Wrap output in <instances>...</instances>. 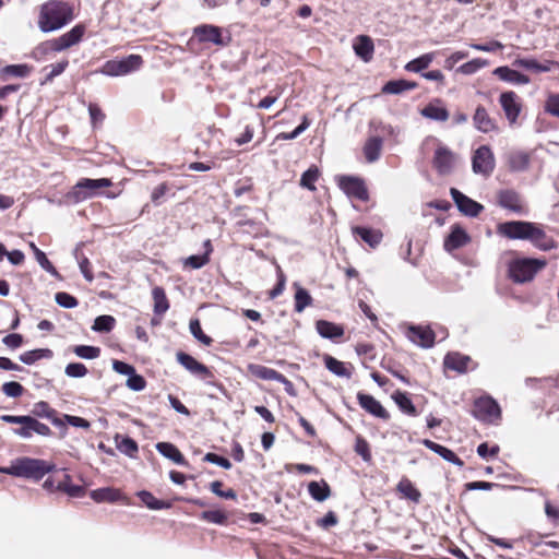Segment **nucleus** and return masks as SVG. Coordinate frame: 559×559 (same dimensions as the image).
Returning a JSON list of instances; mask_svg holds the SVG:
<instances>
[{
    "label": "nucleus",
    "mask_w": 559,
    "mask_h": 559,
    "mask_svg": "<svg viewBox=\"0 0 559 559\" xmlns=\"http://www.w3.org/2000/svg\"><path fill=\"white\" fill-rule=\"evenodd\" d=\"M450 194L455 202L457 209L460 212H462L466 216L476 217L478 216L483 210L484 206L468 198L467 195L463 194L461 191H459L456 188L450 189Z\"/></svg>",
    "instance_id": "obj_18"
},
{
    "label": "nucleus",
    "mask_w": 559,
    "mask_h": 559,
    "mask_svg": "<svg viewBox=\"0 0 559 559\" xmlns=\"http://www.w3.org/2000/svg\"><path fill=\"white\" fill-rule=\"evenodd\" d=\"M471 241L468 234L459 225H454L444 240V249L453 251L466 246Z\"/></svg>",
    "instance_id": "obj_27"
},
{
    "label": "nucleus",
    "mask_w": 559,
    "mask_h": 559,
    "mask_svg": "<svg viewBox=\"0 0 559 559\" xmlns=\"http://www.w3.org/2000/svg\"><path fill=\"white\" fill-rule=\"evenodd\" d=\"M352 234L357 241H362L372 249L377 248L383 238L380 229L364 226H353Z\"/></svg>",
    "instance_id": "obj_20"
},
{
    "label": "nucleus",
    "mask_w": 559,
    "mask_h": 559,
    "mask_svg": "<svg viewBox=\"0 0 559 559\" xmlns=\"http://www.w3.org/2000/svg\"><path fill=\"white\" fill-rule=\"evenodd\" d=\"M497 203L499 206L516 214L526 212L521 195L512 189H502L497 193Z\"/></svg>",
    "instance_id": "obj_16"
},
{
    "label": "nucleus",
    "mask_w": 559,
    "mask_h": 559,
    "mask_svg": "<svg viewBox=\"0 0 559 559\" xmlns=\"http://www.w3.org/2000/svg\"><path fill=\"white\" fill-rule=\"evenodd\" d=\"M115 318L111 316H99L95 319L92 329L97 332H110L115 326Z\"/></svg>",
    "instance_id": "obj_59"
},
{
    "label": "nucleus",
    "mask_w": 559,
    "mask_h": 559,
    "mask_svg": "<svg viewBox=\"0 0 559 559\" xmlns=\"http://www.w3.org/2000/svg\"><path fill=\"white\" fill-rule=\"evenodd\" d=\"M33 416L29 415H2L0 419L7 424L19 425L13 429V433L23 438L29 439L34 433L49 437L52 435L51 429L44 423H40L36 417L47 418L55 426H64L63 420L58 416V412L50 406L46 401H39L34 404L32 409Z\"/></svg>",
    "instance_id": "obj_1"
},
{
    "label": "nucleus",
    "mask_w": 559,
    "mask_h": 559,
    "mask_svg": "<svg viewBox=\"0 0 559 559\" xmlns=\"http://www.w3.org/2000/svg\"><path fill=\"white\" fill-rule=\"evenodd\" d=\"M138 497L151 510H163L171 508L168 501L157 499L152 492L142 490L138 492Z\"/></svg>",
    "instance_id": "obj_45"
},
{
    "label": "nucleus",
    "mask_w": 559,
    "mask_h": 559,
    "mask_svg": "<svg viewBox=\"0 0 559 559\" xmlns=\"http://www.w3.org/2000/svg\"><path fill=\"white\" fill-rule=\"evenodd\" d=\"M495 166V156L488 145H481L474 152L472 157V168L475 174L488 177L492 174Z\"/></svg>",
    "instance_id": "obj_12"
},
{
    "label": "nucleus",
    "mask_w": 559,
    "mask_h": 559,
    "mask_svg": "<svg viewBox=\"0 0 559 559\" xmlns=\"http://www.w3.org/2000/svg\"><path fill=\"white\" fill-rule=\"evenodd\" d=\"M396 492L401 498L407 499L414 503H419L421 500L420 490L406 476H403L397 483Z\"/></svg>",
    "instance_id": "obj_29"
},
{
    "label": "nucleus",
    "mask_w": 559,
    "mask_h": 559,
    "mask_svg": "<svg viewBox=\"0 0 559 559\" xmlns=\"http://www.w3.org/2000/svg\"><path fill=\"white\" fill-rule=\"evenodd\" d=\"M420 115L427 119L440 122L447 121L450 117V112L443 105V100L441 98H433L429 102L423 109H420Z\"/></svg>",
    "instance_id": "obj_21"
},
{
    "label": "nucleus",
    "mask_w": 559,
    "mask_h": 559,
    "mask_svg": "<svg viewBox=\"0 0 559 559\" xmlns=\"http://www.w3.org/2000/svg\"><path fill=\"white\" fill-rule=\"evenodd\" d=\"M499 103L510 124L515 123L522 110L519 95L513 91L503 92L499 96Z\"/></svg>",
    "instance_id": "obj_13"
},
{
    "label": "nucleus",
    "mask_w": 559,
    "mask_h": 559,
    "mask_svg": "<svg viewBox=\"0 0 559 559\" xmlns=\"http://www.w3.org/2000/svg\"><path fill=\"white\" fill-rule=\"evenodd\" d=\"M69 66V60L63 59L55 64L46 66L43 71L47 72L45 79L40 82V85H45L53 81V79L66 71Z\"/></svg>",
    "instance_id": "obj_48"
},
{
    "label": "nucleus",
    "mask_w": 559,
    "mask_h": 559,
    "mask_svg": "<svg viewBox=\"0 0 559 559\" xmlns=\"http://www.w3.org/2000/svg\"><path fill=\"white\" fill-rule=\"evenodd\" d=\"M338 188L349 198L366 202L369 200V192L364 179L355 176H340Z\"/></svg>",
    "instance_id": "obj_10"
},
{
    "label": "nucleus",
    "mask_w": 559,
    "mask_h": 559,
    "mask_svg": "<svg viewBox=\"0 0 559 559\" xmlns=\"http://www.w3.org/2000/svg\"><path fill=\"white\" fill-rule=\"evenodd\" d=\"M308 491L312 499L319 502L326 500L331 496V488L325 480L310 481Z\"/></svg>",
    "instance_id": "obj_42"
},
{
    "label": "nucleus",
    "mask_w": 559,
    "mask_h": 559,
    "mask_svg": "<svg viewBox=\"0 0 559 559\" xmlns=\"http://www.w3.org/2000/svg\"><path fill=\"white\" fill-rule=\"evenodd\" d=\"M91 497L96 502H116L121 499L122 493L116 488H99L91 492Z\"/></svg>",
    "instance_id": "obj_41"
},
{
    "label": "nucleus",
    "mask_w": 559,
    "mask_h": 559,
    "mask_svg": "<svg viewBox=\"0 0 559 559\" xmlns=\"http://www.w3.org/2000/svg\"><path fill=\"white\" fill-rule=\"evenodd\" d=\"M530 155L525 152H513L508 156V166L512 171H524L530 166Z\"/></svg>",
    "instance_id": "obj_43"
},
{
    "label": "nucleus",
    "mask_w": 559,
    "mask_h": 559,
    "mask_svg": "<svg viewBox=\"0 0 559 559\" xmlns=\"http://www.w3.org/2000/svg\"><path fill=\"white\" fill-rule=\"evenodd\" d=\"M392 400L395 402L402 413L413 417L418 415L417 408L406 392H402L400 390L395 391L392 394Z\"/></svg>",
    "instance_id": "obj_39"
},
{
    "label": "nucleus",
    "mask_w": 559,
    "mask_h": 559,
    "mask_svg": "<svg viewBox=\"0 0 559 559\" xmlns=\"http://www.w3.org/2000/svg\"><path fill=\"white\" fill-rule=\"evenodd\" d=\"M72 352L80 358L84 359H96L100 356V348L91 345H75L72 347Z\"/></svg>",
    "instance_id": "obj_51"
},
{
    "label": "nucleus",
    "mask_w": 559,
    "mask_h": 559,
    "mask_svg": "<svg viewBox=\"0 0 559 559\" xmlns=\"http://www.w3.org/2000/svg\"><path fill=\"white\" fill-rule=\"evenodd\" d=\"M473 122L475 128L483 133H489L498 129L495 119L489 116L487 109L481 105L477 106Z\"/></svg>",
    "instance_id": "obj_26"
},
{
    "label": "nucleus",
    "mask_w": 559,
    "mask_h": 559,
    "mask_svg": "<svg viewBox=\"0 0 559 559\" xmlns=\"http://www.w3.org/2000/svg\"><path fill=\"white\" fill-rule=\"evenodd\" d=\"M323 362H324L325 368L330 372H332L338 377H344V378L349 379L353 374L354 368H353L352 364H346V362L340 361L329 354H325L323 356Z\"/></svg>",
    "instance_id": "obj_32"
},
{
    "label": "nucleus",
    "mask_w": 559,
    "mask_h": 559,
    "mask_svg": "<svg viewBox=\"0 0 559 559\" xmlns=\"http://www.w3.org/2000/svg\"><path fill=\"white\" fill-rule=\"evenodd\" d=\"M247 369H248V372L257 379L266 380V381H278V382L287 381L284 374H282L281 372H278L275 369L265 367L263 365L249 364Z\"/></svg>",
    "instance_id": "obj_25"
},
{
    "label": "nucleus",
    "mask_w": 559,
    "mask_h": 559,
    "mask_svg": "<svg viewBox=\"0 0 559 559\" xmlns=\"http://www.w3.org/2000/svg\"><path fill=\"white\" fill-rule=\"evenodd\" d=\"M254 191V182L251 177H243L235 182L234 194L239 198Z\"/></svg>",
    "instance_id": "obj_56"
},
{
    "label": "nucleus",
    "mask_w": 559,
    "mask_h": 559,
    "mask_svg": "<svg viewBox=\"0 0 559 559\" xmlns=\"http://www.w3.org/2000/svg\"><path fill=\"white\" fill-rule=\"evenodd\" d=\"M353 48L355 53L365 62H369L373 57L374 45L372 39L367 35L357 36Z\"/></svg>",
    "instance_id": "obj_30"
},
{
    "label": "nucleus",
    "mask_w": 559,
    "mask_h": 559,
    "mask_svg": "<svg viewBox=\"0 0 559 559\" xmlns=\"http://www.w3.org/2000/svg\"><path fill=\"white\" fill-rule=\"evenodd\" d=\"M200 516L203 521L218 525H226L228 522V515L223 510L203 511Z\"/></svg>",
    "instance_id": "obj_50"
},
{
    "label": "nucleus",
    "mask_w": 559,
    "mask_h": 559,
    "mask_svg": "<svg viewBox=\"0 0 559 559\" xmlns=\"http://www.w3.org/2000/svg\"><path fill=\"white\" fill-rule=\"evenodd\" d=\"M406 336L414 344L429 348L435 344L436 334L430 326L411 325L407 328Z\"/></svg>",
    "instance_id": "obj_19"
},
{
    "label": "nucleus",
    "mask_w": 559,
    "mask_h": 559,
    "mask_svg": "<svg viewBox=\"0 0 559 559\" xmlns=\"http://www.w3.org/2000/svg\"><path fill=\"white\" fill-rule=\"evenodd\" d=\"M203 247L205 249V252L203 254L190 255L183 260L182 265L185 269L198 270L210 262V255L213 252V246L211 240H205Z\"/></svg>",
    "instance_id": "obj_31"
},
{
    "label": "nucleus",
    "mask_w": 559,
    "mask_h": 559,
    "mask_svg": "<svg viewBox=\"0 0 559 559\" xmlns=\"http://www.w3.org/2000/svg\"><path fill=\"white\" fill-rule=\"evenodd\" d=\"M546 265V259L514 257L506 263L507 277L513 284L530 283Z\"/></svg>",
    "instance_id": "obj_4"
},
{
    "label": "nucleus",
    "mask_w": 559,
    "mask_h": 559,
    "mask_svg": "<svg viewBox=\"0 0 559 559\" xmlns=\"http://www.w3.org/2000/svg\"><path fill=\"white\" fill-rule=\"evenodd\" d=\"M355 452L361 456L365 462H370L372 460V454L370 450L369 442L361 436H357L355 440Z\"/></svg>",
    "instance_id": "obj_57"
},
{
    "label": "nucleus",
    "mask_w": 559,
    "mask_h": 559,
    "mask_svg": "<svg viewBox=\"0 0 559 559\" xmlns=\"http://www.w3.org/2000/svg\"><path fill=\"white\" fill-rule=\"evenodd\" d=\"M152 298L154 301L153 311L155 316L163 317L170 307L169 300L166 296L165 289L160 286H155L152 289Z\"/></svg>",
    "instance_id": "obj_35"
},
{
    "label": "nucleus",
    "mask_w": 559,
    "mask_h": 559,
    "mask_svg": "<svg viewBox=\"0 0 559 559\" xmlns=\"http://www.w3.org/2000/svg\"><path fill=\"white\" fill-rule=\"evenodd\" d=\"M472 414L486 424L498 425L501 420V408L497 401L489 395L480 396L474 401Z\"/></svg>",
    "instance_id": "obj_6"
},
{
    "label": "nucleus",
    "mask_w": 559,
    "mask_h": 559,
    "mask_svg": "<svg viewBox=\"0 0 559 559\" xmlns=\"http://www.w3.org/2000/svg\"><path fill=\"white\" fill-rule=\"evenodd\" d=\"M471 358L467 356L455 354H448L444 358V366L448 369L455 370L460 373L466 372Z\"/></svg>",
    "instance_id": "obj_40"
},
{
    "label": "nucleus",
    "mask_w": 559,
    "mask_h": 559,
    "mask_svg": "<svg viewBox=\"0 0 559 559\" xmlns=\"http://www.w3.org/2000/svg\"><path fill=\"white\" fill-rule=\"evenodd\" d=\"M489 66V61L486 60V59H481V58H475L471 61H467L465 62L464 64H462L457 71L463 73V74H466V75H471V74H474L476 73L478 70L485 68Z\"/></svg>",
    "instance_id": "obj_53"
},
{
    "label": "nucleus",
    "mask_w": 559,
    "mask_h": 559,
    "mask_svg": "<svg viewBox=\"0 0 559 559\" xmlns=\"http://www.w3.org/2000/svg\"><path fill=\"white\" fill-rule=\"evenodd\" d=\"M493 74L501 81L516 85H526L531 82L528 75L523 74L508 66L498 67L493 70Z\"/></svg>",
    "instance_id": "obj_24"
},
{
    "label": "nucleus",
    "mask_w": 559,
    "mask_h": 559,
    "mask_svg": "<svg viewBox=\"0 0 559 559\" xmlns=\"http://www.w3.org/2000/svg\"><path fill=\"white\" fill-rule=\"evenodd\" d=\"M86 33V25L79 23L69 32L59 37L39 43L33 50L32 56L36 60H44L48 56L67 50L79 44Z\"/></svg>",
    "instance_id": "obj_3"
},
{
    "label": "nucleus",
    "mask_w": 559,
    "mask_h": 559,
    "mask_svg": "<svg viewBox=\"0 0 559 559\" xmlns=\"http://www.w3.org/2000/svg\"><path fill=\"white\" fill-rule=\"evenodd\" d=\"M176 359L185 369L202 380L214 378V373L207 366L185 352H177Z\"/></svg>",
    "instance_id": "obj_14"
},
{
    "label": "nucleus",
    "mask_w": 559,
    "mask_h": 559,
    "mask_svg": "<svg viewBox=\"0 0 559 559\" xmlns=\"http://www.w3.org/2000/svg\"><path fill=\"white\" fill-rule=\"evenodd\" d=\"M455 163V154L447 146L439 145L432 158L433 168L441 176L449 175Z\"/></svg>",
    "instance_id": "obj_15"
},
{
    "label": "nucleus",
    "mask_w": 559,
    "mask_h": 559,
    "mask_svg": "<svg viewBox=\"0 0 559 559\" xmlns=\"http://www.w3.org/2000/svg\"><path fill=\"white\" fill-rule=\"evenodd\" d=\"M294 286L296 287V292H295V296H294V299H295L294 309L296 312L300 313L307 307L312 305L313 299L307 289L298 286L297 283H295Z\"/></svg>",
    "instance_id": "obj_46"
},
{
    "label": "nucleus",
    "mask_w": 559,
    "mask_h": 559,
    "mask_svg": "<svg viewBox=\"0 0 559 559\" xmlns=\"http://www.w3.org/2000/svg\"><path fill=\"white\" fill-rule=\"evenodd\" d=\"M421 443L429 450L433 451L435 453L439 454L442 459L445 461L453 463L457 466H463L464 462L462 459H460L452 450L448 449L447 447H443L430 439H424Z\"/></svg>",
    "instance_id": "obj_33"
},
{
    "label": "nucleus",
    "mask_w": 559,
    "mask_h": 559,
    "mask_svg": "<svg viewBox=\"0 0 559 559\" xmlns=\"http://www.w3.org/2000/svg\"><path fill=\"white\" fill-rule=\"evenodd\" d=\"M418 84L416 82H413V81H407V80H404V79H401V80H391V81H388L383 86H382V93L383 94H401L405 91H412V90H415L417 88Z\"/></svg>",
    "instance_id": "obj_37"
},
{
    "label": "nucleus",
    "mask_w": 559,
    "mask_h": 559,
    "mask_svg": "<svg viewBox=\"0 0 559 559\" xmlns=\"http://www.w3.org/2000/svg\"><path fill=\"white\" fill-rule=\"evenodd\" d=\"M191 334L203 345L211 346L213 338L206 335L201 326L199 319H192L189 324Z\"/></svg>",
    "instance_id": "obj_52"
},
{
    "label": "nucleus",
    "mask_w": 559,
    "mask_h": 559,
    "mask_svg": "<svg viewBox=\"0 0 559 559\" xmlns=\"http://www.w3.org/2000/svg\"><path fill=\"white\" fill-rule=\"evenodd\" d=\"M383 146V140L380 136H371L367 139L364 145V155L368 163L379 159Z\"/></svg>",
    "instance_id": "obj_36"
},
{
    "label": "nucleus",
    "mask_w": 559,
    "mask_h": 559,
    "mask_svg": "<svg viewBox=\"0 0 559 559\" xmlns=\"http://www.w3.org/2000/svg\"><path fill=\"white\" fill-rule=\"evenodd\" d=\"M55 469L56 465L48 461L32 457H20L13 461L10 466L5 467L3 472L14 477H23L38 481L46 474L51 473Z\"/></svg>",
    "instance_id": "obj_5"
},
{
    "label": "nucleus",
    "mask_w": 559,
    "mask_h": 559,
    "mask_svg": "<svg viewBox=\"0 0 559 559\" xmlns=\"http://www.w3.org/2000/svg\"><path fill=\"white\" fill-rule=\"evenodd\" d=\"M116 448L129 457H135L139 452V445L134 439L129 436H115Z\"/></svg>",
    "instance_id": "obj_38"
},
{
    "label": "nucleus",
    "mask_w": 559,
    "mask_h": 559,
    "mask_svg": "<svg viewBox=\"0 0 559 559\" xmlns=\"http://www.w3.org/2000/svg\"><path fill=\"white\" fill-rule=\"evenodd\" d=\"M544 111L559 119V93H549L544 104Z\"/></svg>",
    "instance_id": "obj_58"
},
{
    "label": "nucleus",
    "mask_w": 559,
    "mask_h": 559,
    "mask_svg": "<svg viewBox=\"0 0 559 559\" xmlns=\"http://www.w3.org/2000/svg\"><path fill=\"white\" fill-rule=\"evenodd\" d=\"M143 58L140 55H129L123 59L106 61L100 68V73L108 76H122L139 70L143 66Z\"/></svg>",
    "instance_id": "obj_7"
},
{
    "label": "nucleus",
    "mask_w": 559,
    "mask_h": 559,
    "mask_svg": "<svg viewBox=\"0 0 559 559\" xmlns=\"http://www.w3.org/2000/svg\"><path fill=\"white\" fill-rule=\"evenodd\" d=\"M31 249L33 250L36 261L39 263V265L47 272L55 274L57 273L56 267L53 264L48 260L47 255L44 251H41L34 242L29 243Z\"/></svg>",
    "instance_id": "obj_55"
},
{
    "label": "nucleus",
    "mask_w": 559,
    "mask_h": 559,
    "mask_svg": "<svg viewBox=\"0 0 559 559\" xmlns=\"http://www.w3.org/2000/svg\"><path fill=\"white\" fill-rule=\"evenodd\" d=\"M277 274V283L276 285L267 293L269 299L273 300L280 295L283 294L286 285V275L284 274L282 267L280 265L276 266Z\"/></svg>",
    "instance_id": "obj_61"
},
{
    "label": "nucleus",
    "mask_w": 559,
    "mask_h": 559,
    "mask_svg": "<svg viewBox=\"0 0 559 559\" xmlns=\"http://www.w3.org/2000/svg\"><path fill=\"white\" fill-rule=\"evenodd\" d=\"M320 171L316 165L310 166L300 178V186L309 191H316V182L319 179Z\"/></svg>",
    "instance_id": "obj_49"
},
{
    "label": "nucleus",
    "mask_w": 559,
    "mask_h": 559,
    "mask_svg": "<svg viewBox=\"0 0 559 559\" xmlns=\"http://www.w3.org/2000/svg\"><path fill=\"white\" fill-rule=\"evenodd\" d=\"M156 450L165 457L171 460L174 463L188 466V461L183 456V454L179 451V449L170 443V442H158L156 444Z\"/></svg>",
    "instance_id": "obj_34"
},
{
    "label": "nucleus",
    "mask_w": 559,
    "mask_h": 559,
    "mask_svg": "<svg viewBox=\"0 0 559 559\" xmlns=\"http://www.w3.org/2000/svg\"><path fill=\"white\" fill-rule=\"evenodd\" d=\"M357 401L359 406L367 412L368 414L388 421L391 418L390 413L385 409V407L372 395L366 394L362 392L357 393Z\"/></svg>",
    "instance_id": "obj_17"
},
{
    "label": "nucleus",
    "mask_w": 559,
    "mask_h": 559,
    "mask_svg": "<svg viewBox=\"0 0 559 559\" xmlns=\"http://www.w3.org/2000/svg\"><path fill=\"white\" fill-rule=\"evenodd\" d=\"M53 356V352L49 348H37L28 350L20 355V360L26 365H33L40 359H49Z\"/></svg>",
    "instance_id": "obj_47"
},
{
    "label": "nucleus",
    "mask_w": 559,
    "mask_h": 559,
    "mask_svg": "<svg viewBox=\"0 0 559 559\" xmlns=\"http://www.w3.org/2000/svg\"><path fill=\"white\" fill-rule=\"evenodd\" d=\"M435 57H436L435 51L424 53L420 57L407 62L405 64V70L408 72L419 73L430 66V63L433 61Z\"/></svg>",
    "instance_id": "obj_44"
},
{
    "label": "nucleus",
    "mask_w": 559,
    "mask_h": 559,
    "mask_svg": "<svg viewBox=\"0 0 559 559\" xmlns=\"http://www.w3.org/2000/svg\"><path fill=\"white\" fill-rule=\"evenodd\" d=\"M512 64L516 68L530 70L535 73L549 72L555 67L559 68V62H557V61L545 60L544 62H539L533 58H518L513 61Z\"/></svg>",
    "instance_id": "obj_22"
},
{
    "label": "nucleus",
    "mask_w": 559,
    "mask_h": 559,
    "mask_svg": "<svg viewBox=\"0 0 559 559\" xmlns=\"http://www.w3.org/2000/svg\"><path fill=\"white\" fill-rule=\"evenodd\" d=\"M33 68L26 63L5 66L1 73L3 75L25 78L32 72Z\"/></svg>",
    "instance_id": "obj_54"
},
{
    "label": "nucleus",
    "mask_w": 559,
    "mask_h": 559,
    "mask_svg": "<svg viewBox=\"0 0 559 559\" xmlns=\"http://www.w3.org/2000/svg\"><path fill=\"white\" fill-rule=\"evenodd\" d=\"M528 240L542 251H549L557 247L555 239L548 236L539 224L534 223Z\"/></svg>",
    "instance_id": "obj_23"
},
{
    "label": "nucleus",
    "mask_w": 559,
    "mask_h": 559,
    "mask_svg": "<svg viewBox=\"0 0 559 559\" xmlns=\"http://www.w3.org/2000/svg\"><path fill=\"white\" fill-rule=\"evenodd\" d=\"M310 126V120L307 115L302 117L301 123L292 132H281L276 135V140H293L301 134Z\"/></svg>",
    "instance_id": "obj_63"
},
{
    "label": "nucleus",
    "mask_w": 559,
    "mask_h": 559,
    "mask_svg": "<svg viewBox=\"0 0 559 559\" xmlns=\"http://www.w3.org/2000/svg\"><path fill=\"white\" fill-rule=\"evenodd\" d=\"M532 222L526 221H510L500 223L497 226V233L508 239L515 240H528L531 230L533 229Z\"/></svg>",
    "instance_id": "obj_11"
},
{
    "label": "nucleus",
    "mask_w": 559,
    "mask_h": 559,
    "mask_svg": "<svg viewBox=\"0 0 559 559\" xmlns=\"http://www.w3.org/2000/svg\"><path fill=\"white\" fill-rule=\"evenodd\" d=\"M193 37L202 44H213L219 47L227 46L231 37L228 35L226 38L223 36V29L219 26L212 24H201L193 28Z\"/></svg>",
    "instance_id": "obj_9"
},
{
    "label": "nucleus",
    "mask_w": 559,
    "mask_h": 559,
    "mask_svg": "<svg viewBox=\"0 0 559 559\" xmlns=\"http://www.w3.org/2000/svg\"><path fill=\"white\" fill-rule=\"evenodd\" d=\"M75 17L72 4L61 0H49L38 9L37 25L43 33L58 31Z\"/></svg>",
    "instance_id": "obj_2"
},
{
    "label": "nucleus",
    "mask_w": 559,
    "mask_h": 559,
    "mask_svg": "<svg viewBox=\"0 0 559 559\" xmlns=\"http://www.w3.org/2000/svg\"><path fill=\"white\" fill-rule=\"evenodd\" d=\"M223 483L221 480H214L210 484V490L218 496L219 498L236 500L237 492L233 488H228L227 490H223Z\"/></svg>",
    "instance_id": "obj_62"
},
{
    "label": "nucleus",
    "mask_w": 559,
    "mask_h": 559,
    "mask_svg": "<svg viewBox=\"0 0 559 559\" xmlns=\"http://www.w3.org/2000/svg\"><path fill=\"white\" fill-rule=\"evenodd\" d=\"M316 330L323 338L336 341L344 336L345 330L342 324H337L328 320H318Z\"/></svg>",
    "instance_id": "obj_28"
},
{
    "label": "nucleus",
    "mask_w": 559,
    "mask_h": 559,
    "mask_svg": "<svg viewBox=\"0 0 559 559\" xmlns=\"http://www.w3.org/2000/svg\"><path fill=\"white\" fill-rule=\"evenodd\" d=\"M112 186V181L109 178L90 179L82 178L79 180L70 192V197L75 201L80 202L90 198H93L99 193L100 189L109 188Z\"/></svg>",
    "instance_id": "obj_8"
},
{
    "label": "nucleus",
    "mask_w": 559,
    "mask_h": 559,
    "mask_svg": "<svg viewBox=\"0 0 559 559\" xmlns=\"http://www.w3.org/2000/svg\"><path fill=\"white\" fill-rule=\"evenodd\" d=\"M237 226L241 227L243 231L258 237L263 233V224L255 222L254 219H242L237 223Z\"/></svg>",
    "instance_id": "obj_60"
},
{
    "label": "nucleus",
    "mask_w": 559,
    "mask_h": 559,
    "mask_svg": "<svg viewBox=\"0 0 559 559\" xmlns=\"http://www.w3.org/2000/svg\"><path fill=\"white\" fill-rule=\"evenodd\" d=\"M64 372L71 378H82L87 374V368L81 362H70L67 365Z\"/></svg>",
    "instance_id": "obj_64"
}]
</instances>
